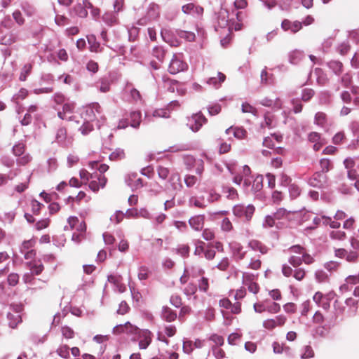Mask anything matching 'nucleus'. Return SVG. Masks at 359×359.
Masks as SVG:
<instances>
[{
    "instance_id": "nucleus-1",
    "label": "nucleus",
    "mask_w": 359,
    "mask_h": 359,
    "mask_svg": "<svg viewBox=\"0 0 359 359\" xmlns=\"http://www.w3.org/2000/svg\"><path fill=\"white\" fill-rule=\"evenodd\" d=\"M255 208L252 205L245 206L242 204H238L233 206V215L245 221H250L255 212Z\"/></svg>"
},
{
    "instance_id": "nucleus-2",
    "label": "nucleus",
    "mask_w": 359,
    "mask_h": 359,
    "mask_svg": "<svg viewBox=\"0 0 359 359\" xmlns=\"http://www.w3.org/2000/svg\"><path fill=\"white\" fill-rule=\"evenodd\" d=\"M188 69V65L182 60L180 54H174L168 67V72L176 74Z\"/></svg>"
},
{
    "instance_id": "nucleus-3",
    "label": "nucleus",
    "mask_w": 359,
    "mask_h": 359,
    "mask_svg": "<svg viewBox=\"0 0 359 359\" xmlns=\"http://www.w3.org/2000/svg\"><path fill=\"white\" fill-rule=\"evenodd\" d=\"M207 118L201 112H198L188 118L187 125L193 132H197L203 124L207 123Z\"/></svg>"
},
{
    "instance_id": "nucleus-4",
    "label": "nucleus",
    "mask_w": 359,
    "mask_h": 359,
    "mask_svg": "<svg viewBox=\"0 0 359 359\" xmlns=\"http://www.w3.org/2000/svg\"><path fill=\"white\" fill-rule=\"evenodd\" d=\"M75 109V104L72 102H66L62 106V110H58L57 116L60 118L67 121H74V116L72 115Z\"/></svg>"
},
{
    "instance_id": "nucleus-5",
    "label": "nucleus",
    "mask_w": 359,
    "mask_h": 359,
    "mask_svg": "<svg viewBox=\"0 0 359 359\" xmlns=\"http://www.w3.org/2000/svg\"><path fill=\"white\" fill-rule=\"evenodd\" d=\"M133 334L138 335L141 338L139 342L140 349H146L151 344L152 333L149 330H140L138 328Z\"/></svg>"
},
{
    "instance_id": "nucleus-6",
    "label": "nucleus",
    "mask_w": 359,
    "mask_h": 359,
    "mask_svg": "<svg viewBox=\"0 0 359 359\" xmlns=\"http://www.w3.org/2000/svg\"><path fill=\"white\" fill-rule=\"evenodd\" d=\"M182 11L187 15H190L196 18H199L203 13V8L194 3H189L182 6Z\"/></svg>"
},
{
    "instance_id": "nucleus-7",
    "label": "nucleus",
    "mask_w": 359,
    "mask_h": 359,
    "mask_svg": "<svg viewBox=\"0 0 359 359\" xmlns=\"http://www.w3.org/2000/svg\"><path fill=\"white\" fill-rule=\"evenodd\" d=\"M161 35L163 40L170 46L177 47L180 46V41L171 31L166 29H162Z\"/></svg>"
},
{
    "instance_id": "nucleus-8",
    "label": "nucleus",
    "mask_w": 359,
    "mask_h": 359,
    "mask_svg": "<svg viewBox=\"0 0 359 359\" xmlns=\"http://www.w3.org/2000/svg\"><path fill=\"white\" fill-rule=\"evenodd\" d=\"M281 28L284 31H290L294 34L302 28V23L297 20L292 22L287 19H285L282 21Z\"/></svg>"
},
{
    "instance_id": "nucleus-9",
    "label": "nucleus",
    "mask_w": 359,
    "mask_h": 359,
    "mask_svg": "<svg viewBox=\"0 0 359 359\" xmlns=\"http://www.w3.org/2000/svg\"><path fill=\"white\" fill-rule=\"evenodd\" d=\"M229 248L233 256L237 260H242L245 258L246 251L243 250V247L241 243L236 241L231 242L229 243Z\"/></svg>"
},
{
    "instance_id": "nucleus-10",
    "label": "nucleus",
    "mask_w": 359,
    "mask_h": 359,
    "mask_svg": "<svg viewBox=\"0 0 359 359\" xmlns=\"http://www.w3.org/2000/svg\"><path fill=\"white\" fill-rule=\"evenodd\" d=\"M151 22L156 20L160 17V7L155 3H150L147 8L144 15Z\"/></svg>"
},
{
    "instance_id": "nucleus-11",
    "label": "nucleus",
    "mask_w": 359,
    "mask_h": 359,
    "mask_svg": "<svg viewBox=\"0 0 359 359\" xmlns=\"http://www.w3.org/2000/svg\"><path fill=\"white\" fill-rule=\"evenodd\" d=\"M326 181V176L321 172H316L313 175L309 180L310 186L320 188L323 186Z\"/></svg>"
},
{
    "instance_id": "nucleus-12",
    "label": "nucleus",
    "mask_w": 359,
    "mask_h": 359,
    "mask_svg": "<svg viewBox=\"0 0 359 359\" xmlns=\"http://www.w3.org/2000/svg\"><path fill=\"white\" fill-rule=\"evenodd\" d=\"M138 330V327L133 325L129 322L126 323L124 325H117L113 328V333L114 334H119L123 332L133 334Z\"/></svg>"
},
{
    "instance_id": "nucleus-13",
    "label": "nucleus",
    "mask_w": 359,
    "mask_h": 359,
    "mask_svg": "<svg viewBox=\"0 0 359 359\" xmlns=\"http://www.w3.org/2000/svg\"><path fill=\"white\" fill-rule=\"evenodd\" d=\"M226 80L224 74L219 72L217 76L210 77L206 80V83L215 89H218L222 86V84Z\"/></svg>"
},
{
    "instance_id": "nucleus-14",
    "label": "nucleus",
    "mask_w": 359,
    "mask_h": 359,
    "mask_svg": "<svg viewBox=\"0 0 359 359\" xmlns=\"http://www.w3.org/2000/svg\"><path fill=\"white\" fill-rule=\"evenodd\" d=\"M25 264L34 276L40 275L44 269V266L40 260H33L27 262Z\"/></svg>"
},
{
    "instance_id": "nucleus-15",
    "label": "nucleus",
    "mask_w": 359,
    "mask_h": 359,
    "mask_svg": "<svg viewBox=\"0 0 359 359\" xmlns=\"http://www.w3.org/2000/svg\"><path fill=\"white\" fill-rule=\"evenodd\" d=\"M102 19L106 25L110 27L116 25L119 23L117 13L112 11L105 12L103 14Z\"/></svg>"
},
{
    "instance_id": "nucleus-16",
    "label": "nucleus",
    "mask_w": 359,
    "mask_h": 359,
    "mask_svg": "<svg viewBox=\"0 0 359 359\" xmlns=\"http://www.w3.org/2000/svg\"><path fill=\"white\" fill-rule=\"evenodd\" d=\"M204 221V215H196L189 219V224L195 231H201L203 227Z\"/></svg>"
},
{
    "instance_id": "nucleus-17",
    "label": "nucleus",
    "mask_w": 359,
    "mask_h": 359,
    "mask_svg": "<svg viewBox=\"0 0 359 359\" xmlns=\"http://www.w3.org/2000/svg\"><path fill=\"white\" fill-rule=\"evenodd\" d=\"M161 317L163 320L167 322H173L177 318V313L168 306H163L162 308Z\"/></svg>"
},
{
    "instance_id": "nucleus-18",
    "label": "nucleus",
    "mask_w": 359,
    "mask_h": 359,
    "mask_svg": "<svg viewBox=\"0 0 359 359\" xmlns=\"http://www.w3.org/2000/svg\"><path fill=\"white\" fill-rule=\"evenodd\" d=\"M217 24L220 28H226L229 26V13L226 9H221L217 13Z\"/></svg>"
},
{
    "instance_id": "nucleus-19",
    "label": "nucleus",
    "mask_w": 359,
    "mask_h": 359,
    "mask_svg": "<svg viewBox=\"0 0 359 359\" xmlns=\"http://www.w3.org/2000/svg\"><path fill=\"white\" fill-rule=\"evenodd\" d=\"M248 247L254 251H259L262 255L266 254L269 251L268 247L257 240L249 241Z\"/></svg>"
},
{
    "instance_id": "nucleus-20",
    "label": "nucleus",
    "mask_w": 359,
    "mask_h": 359,
    "mask_svg": "<svg viewBox=\"0 0 359 359\" xmlns=\"http://www.w3.org/2000/svg\"><path fill=\"white\" fill-rule=\"evenodd\" d=\"M137 176V173H131L126 180L128 185L133 189H139L143 187L142 180L141 178L136 179Z\"/></svg>"
},
{
    "instance_id": "nucleus-21",
    "label": "nucleus",
    "mask_w": 359,
    "mask_h": 359,
    "mask_svg": "<svg viewBox=\"0 0 359 359\" xmlns=\"http://www.w3.org/2000/svg\"><path fill=\"white\" fill-rule=\"evenodd\" d=\"M142 114L140 111H133L130 113V126L138 128L141 123Z\"/></svg>"
},
{
    "instance_id": "nucleus-22",
    "label": "nucleus",
    "mask_w": 359,
    "mask_h": 359,
    "mask_svg": "<svg viewBox=\"0 0 359 359\" xmlns=\"http://www.w3.org/2000/svg\"><path fill=\"white\" fill-rule=\"evenodd\" d=\"M259 104L264 107H273L278 109L282 108V102L278 97H277L275 101H273L271 99H269V97H264L259 101Z\"/></svg>"
},
{
    "instance_id": "nucleus-23",
    "label": "nucleus",
    "mask_w": 359,
    "mask_h": 359,
    "mask_svg": "<svg viewBox=\"0 0 359 359\" xmlns=\"http://www.w3.org/2000/svg\"><path fill=\"white\" fill-rule=\"evenodd\" d=\"M169 182L172 189L175 191H181L183 188L180 176L178 173H172L170 177Z\"/></svg>"
},
{
    "instance_id": "nucleus-24",
    "label": "nucleus",
    "mask_w": 359,
    "mask_h": 359,
    "mask_svg": "<svg viewBox=\"0 0 359 359\" xmlns=\"http://www.w3.org/2000/svg\"><path fill=\"white\" fill-rule=\"evenodd\" d=\"M67 130L65 128L61 127L58 128L56 136L55 141L62 147H67Z\"/></svg>"
},
{
    "instance_id": "nucleus-25",
    "label": "nucleus",
    "mask_w": 359,
    "mask_h": 359,
    "mask_svg": "<svg viewBox=\"0 0 359 359\" xmlns=\"http://www.w3.org/2000/svg\"><path fill=\"white\" fill-rule=\"evenodd\" d=\"M305 57L304 52L295 50L289 53V62L292 65H297Z\"/></svg>"
},
{
    "instance_id": "nucleus-26",
    "label": "nucleus",
    "mask_w": 359,
    "mask_h": 359,
    "mask_svg": "<svg viewBox=\"0 0 359 359\" xmlns=\"http://www.w3.org/2000/svg\"><path fill=\"white\" fill-rule=\"evenodd\" d=\"M111 81L108 78H101L97 83L96 87L101 93L109 91Z\"/></svg>"
},
{
    "instance_id": "nucleus-27",
    "label": "nucleus",
    "mask_w": 359,
    "mask_h": 359,
    "mask_svg": "<svg viewBox=\"0 0 359 359\" xmlns=\"http://www.w3.org/2000/svg\"><path fill=\"white\" fill-rule=\"evenodd\" d=\"M176 35L180 38L184 39L187 41L191 42L195 41L196 35L194 32L187 31L182 29H177L175 31Z\"/></svg>"
},
{
    "instance_id": "nucleus-28",
    "label": "nucleus",
    "mask_w": 359,
    "mask_h": 359,
    "mask_svg": "<svg viewBox=\"0 0 359 359\" xmlns=\"http://www.w3.org/2000/svg\"><path fill=\"white\" fill-rule=\"evenodd\" d=\"M20 8L25 15L28 17L34 16L36 13V9L32 4L27 1H23L20 4Z\"/></svg>"
},
{
    "instance_id": "nucleus-29",
    "label": "nucleus",
    "mask_w": 359,
    "mask_h": 359,
    "mask_svg": "<svg viewBox=\"0 0 359 359\" xmlns=\"http://www.w3.org/2000/svg\"><path fill=\"white\" fill-rule=\"evenodd\" d=\"M327 67L334 72V74L338 76L343 72V64L338 60H331L328 62Z\"/></svg>"
},
{
    "instance_id": "nucleus-30",
    "label": "nucleus",
    "mask_w": 359,
    "mask_h": 359,
    "mask_svg": "<svg viewBox=\"0 0 359 359\" xmlns=\"http://www.w3.org/2000/svg\"><path fill=\"white\" fill-rule=\"evenodd\" d=\"M7 318L8 320L9 327L11 328H15L17 327L18 324L21 322V316L18 312L8 313Z\"/></svg>"
},
{
    "instance_id": "nucleus-31",
    "label": "nucleus",
    "mask_w": 359,
    "mask_h": 359,
    "mask_svg": "<svg viewBox=\"0 0 359 359\" xmlns=\"http://www.w3.org/2000/svg\"><path fill=\"white\" fill-rule=\"evenodd\" d=\"M126 90L129 91L130 97L133 101L137 102L142 100V96L138 90L133 86L131 83L128 82L126 86Z\"/></svg>"
},
{
    "instance_id": "nucleus-32",
    "label": "nucleus",
    "mask_w": 359,
    "mask_h": 359,
    "mask_svg": "<svg viewBox=\"0 0 359 359\" xmlns=\"http://www.w3.org/2000/svg\"><path fill=\"white\" fill-rule=\"evenodd\" d=\"M165 53L166 50L161 46H156L152 50V55L161 62L163 61Z\"/></svg>"
},
{
    "instance_id": "nucleus-33",
    "label": "nucleus",
    "mask_w": 359,
    "mask_h": 359,
    "mask_svg": "<svg viewBox=\"0 0 359 359\" xmlns=\"http://www.w3.org/2000/svg\"><path fill=\"white\" fill-rule=\"evenodd\" d=\"M189 206H195L196 208H205L206 207V205L204 202V198L203 197H196V196H191L189 199Z\"/></svg>"
},
{
    "instance_id": "nucleus-34",
    "label": "nucleus",
    "mask_w": 359,
    "mask_h": 359,
    "mask_svg": "<svg viewBox=\"0 0 359 359\" xmlns=\"http://www.w3.org/2000/svg\"><path fill=\"white\" fill-rule=\"evenodd\" d=\"M288 191L290 197L292 200L296 199L298 196H299L302 191L300 187L294 183L290 184L288 187Z\"/></svg>"
},
{
    "instance_id": "nucleus-35",
    "label": "nucleus",
    "mask_w": 359,
    "mask_h": 359,
    "mask_svg": "<svg viewBox=\"0 0 359 359\" xmlns=\"http://www.w3.org/2000/svg\"><path fill=\"white\" fill-rule=\"evenodd\" d=\"M315 95V91L312 88H304L302 90L301 100L304 102H309Z\"/></svg>"
},
{
    "instance_id": "nucleus-36",
    "label": "nucleus",
    "mask_w": 359,
    "mask_h": 359,
    "mask_svg": "<svg viewBox=\"0 0 359 359\" xmlns=\"http://www.w3.org/2000/svg\"><path fill=\"white\" fill-rule=\"evenodd\" d=\"M222 192L226 194V198L230 200H235L238 194L236 189L229 187H223Z\"/></svg>"
},
{
    "instance_id": "nucleus-37",
    "label": "nucleus",
    "mask_w": 359,
    "mask_h": 359,
    "mask_svg": "<svg viewBox=\"0 0 359 359\" xmlns=\"http://www.w3.org/2000/svg\"><path fill=\"white\" fill-rule=\"evenodd\" d=\"M263 176L261 175H258L256 176V177L254 179L252 186V190L254 192H258L259 191L262 187H263Z\"/></svg>"
},
{
    "instance_id": "nucleus-38",
    "label": "nucleus",
    "mask_w": 359,
    "mask_h": 359,
    "mask_svg": "<svg viewBox=\"0 0 359 359\" xmlns=\"http://www.w3.org/2000/svg\"><path fill=\"white\" fill-rule=\"evenodd\" d=\"M88 42L90 45V50L91 52H100L102 49L100 48V44L99 42L96 41L95 37L94 36H91L88 38Z\"/></svg>"
},
{
    "instance_id": "nucleus-39",
    "label": "nucleus",
    "mask_w": 359,
    "mask_h": 359,
    "mask_svg": "<svg viewBox=\"0 0 359 359\" xmlns=\"http://www.w3.org/2000/svg\"><path fill=\"white\" fill-rule=\"evenodd\" d=\"M320 166L321 169L320 172L325 174L332 168V163L328 158H322L320 161Z\"/></svg>"
},
{
    "instance_id": "nucleus-40",
    "label": "nucleus",
    "mask_w": 359,
    "mask_h": 359,
    "mask_svg": "<svg viewBox=\"0 0 359 359\" xmlns=\"http://www.w3.org/2000/svg\"><path fill=\"white\" fill-rule=\"evenodd\" d=\"M128 40L130 41H135L139 36L140 29L135 26H132L128 29Z\"/></svg>"
},
{
    "instance_id": "nucleus-41",
    "label": "nucleus",
    "mask_w": 359,
    "mask_h": 359,
    "mask_svg": "<svg viewBox=\"0 0 359 359\" xmlns=\"http://www.w3.org/2000/svg\"><path fill=\"white\" fill-rule=\"evenodd\" d=\"M12 151L14 156L20 157L25 154V145L23 143H18L13 147Z\"/></svg>"
},
{
    "instance_id": "nucleus-42",
    "label": "nucleus",
    "mask_w": 359,
    "mask_h": 359,
    "mask_svg": "<svg viewBox=\"0 0 359 359\" xmlns=\"http://www.w3.org/2000/svg\"><path fill=\"white\" fill-rule=\"evenodd\" d=\"M93 121L84 120L83 123L79 128V130L83 135H88L93 130V126L91 123Z\"/></svg>"
},
{
    "instance_id": "nucleus-43",
    "label": "nucleus",
    "mask_w": 359,
    "mask_h": 359,
    "mask_svg": "<svg viewBox=\"0 0 359 359\" xmlns=\"http://www.w3.org/2000/svg\"><path fill=\"white\" fill-rule=\"evenodd\" d=\"M32 69V65L31 64H25L21 70L19 79L22 81H25L27 77L30 74Z\"/></svg>"
},
{
    "instance_id": "nucleus-44",
    "label": "nucleus",
    "mask_w": 359,
    "mask_h": 359,
    "mask_svg": "<svg viewBox=\"0 0 359 359\" xmlns=\"http://www.w3.org/2000/svg\"><path fill=\"white\" fill-rule=\"evenodd\" d=\"M125 158V152L124 150L120 148L115 149L109 155V159L111 161H118Z\"/></svg>"
},
{
    "instance_id": "nucleus-45",
    "label": "nucleus",
    "mask_w": 359,
    "mask_h": 359,
    "mask_svg": "<svg viewBox=\"0 0 359 359\" xmlns=\"http://www.w3.org/2000/svg\"><path fill=\"white\" fill-rule=\"evenodd\" d=\"M241 111L243 113H251L255 116H257L258 113L257 109L248 102H243L242 104Z\"/></svg>"
},
{
    "instance_id": "nucleus-46",
    "label": "nucleus",
    "mask_w": 359,
    "mask_h": 359,
    "mask_svg": "<svg viewBox=\"0 0 359 359\" xmlns=\"http://www.w3.org/2000/svg\"><path fill=\"white\" fill-rule=\"evenodd\" d=\"M0 163L4 166L10 168L14 165L15 161L12 157H11L9 156L4 155L0 158Z\"/></svg>"
},
{
    "instance_id": "nucleus-47",
    "label": "nucleus",
    "mask_w": 359,
    "mask_h": 359,
    "mask_svg": "<svg viewBox=\"0 0 359 359\" xmlns=\"http://www.w3.org/2000/svg\"><path fill=\"white\" fill-rule=\"evenodd\" d=\"M32 160V157L29 154H24L16 159V163L18 165H25Z\"/></svg>"
},
{
    "instance_id": "nucleus-48",
    "label": "nucleus",
    "mask_w": 359,
    "mask_h": 359,
    "mask_svg": "<svg viewBox=\"0 0 359 359\" xmlns=\"http://www.w3.org/2000/svg\"><path fill=\"white\" fill-rule=\"evenodd\" d=\"M27 95H28L27 90H26L25 88H21L18 93L15 94L12 97V101L13 102L18 103L19 100L25 99Z\"/></svg>"
},
{
    "instance_id": "nucleus-49",
    "label": "nucleus",
    "mask_w": 359,
    "mask_h": 359,
    "mask_svg": "<svg viewBox=\"0 0 359 359\" xmlns=\"http://www.w3.org/2000/svg\"><path fill=\"white\" fill-rule=\"evenodd\" d=\"M350 48H351V46H350L349 42L348 41H343L341 43H340L338 46L337 51L341 55H345L349 51Z\"/></svg>"
},
{
    "instance_id": "nucleus-50",
    "label": "nucleus",
    "mask_w": 359,
    "mask_h": 359,
    "mask_svg": "<svg viewBox=\"0 0 359 359\" xmlns=\"http://www.w3.org/2000/svg\"><path fill=\"white\" fill-rule=\"evenodd\" d=\"M84 120L94 121L97 118L96 114L93 111V108L87 107L85 112L82 114Z\"/></svg>"
},
{
    "instance_id": "nucleus-51",
    "label": "nucleus",
    "mask_w": 359,
    "mask_h": 359,
    "mask_svg": "<svg viewBox=\"0 0 359 359\" xmlns=\"http://www.w3.org/2000/svg\"><path fill=\"white\" fill-rule=\"evenodd\" d=\"M86 7H87L88 9L90 10V13L93 18L96 19L100 17V8L94 7L93 5L89 1H86Z\"/></svg>"
},
{
    "instance_id": "nucleus-52",
    "label": "nucleus",
    "mask_w": 359,
    "mask_h": 359,
    "mask_svg": "<svg viewBox=\"0 0 359 359\" xmlns=\"http://www.w3.org/2000/svg\"><path fill=\"white\" fill-rule=\"evenodd\" d=\"M137 276L140 280H147L149 277V269L145 266L139 267Z\"/></svg>"
},
{
    "instance_id": "nucleus-53",
    "label": "nucleus",
    "mask_w": 359,
    "mask_h": 359,
    "mask_svg": "<svg viewBox=\"0 0 359 359\" xmlns=\"http://www.w3.org/2000/svg\"><path fill=\"white\" fill-rule=\"evenodd\" d=\"M314 122L318 126H324L326 122V114L323 112H317L315 115Z\"/></svg>"
},
{
    "instance_id": "nucleus-54",
    "label": "nucleus",
    "mask_w": 359,
    "mask_h": 359,
    "mask_svg": "<svg viewBox=\"0 0 359 359\" xmlns=\"http://www.w3.org/2000/svg\"><path fill=\"white\" fill-rule=\"evenodd\" d=\"M330 236L333 240L343 241L345 239L346 235L342 231H332L330 233Z\"/></svg>"
},
{
    "instance_id": "nucleus-55",
    "label": "nucleus",
    "mask_w": 359,
    "mask_h": 359,
    "mask_svg": "<svg viewBox=\"0 0 359 359\" xmlns=\"http://www.w3.org/2000/svg\"><path fill=\"white\" fill-rule=\"evenodd\" d=\"M358 257L359 251L351 250L348 252V255H346V260L351 263H355L358 261Z\"/></svg>"
},
{
    "instance_id": "nucleus-56",
    "label": "nucleus",
    "mask_w": 359,
    "mask_h": 359,
    "mask_svg": "<svg viewBox=\"0 0 359 359\" xmlns=\"http://www.w3.org/2000/svg\"><path fill=\"white\" fill-rule=\"evenodd\" d=\"M157 172L158 177L162 180H166L169 175L170 170L168 168H165L162 165H158L157 167Z\"/></svg>"
},
{
    "instance_id": "nucleus-57",
    "label": "nucleus",
    "mask_w": 359,
    "mask_h": 359,
    "mask_svg": "<svg viewBox=\"0 0 359 359\" xmlns=\"http://www.w3.org/2000/svg\"><path fill=\"white\" fill-rule=\"evenodd\" d=\"M315 277L318 282L324 283L327 281L328 275L323 270H318L315 273Z\"/></svg>"
},
{
    "instance_id": "nucleus-58",
    "label": "nucleus",
    "mask_w": 359,
    "mask_h": 359,
    "mask_svg": "<svg viewBox=\"0 0 359 359\" xmlns=\"http://www.w3.org/2000/svg\"><path fill=\"white\" fill-rule=\"evenodd\" d=\"M197 291L196 285L193 283H189L184 288V292L187 296H191Z\"/></svg>"
},
{
    "instance_id": "nucleus-59",
    "label": "nucleus",
    "mask_w": 359,
    "mask_h": 359,
    "mask_svg": "<svg viewBox=\"0 0 359 359\" xmlns=\"http://www.w3.org/2000/svg\"><path fill=\"white\" fill-rule=\"evenodd\" d=\"M197 177L194 175H187L184 177V183L189 188L193 187L197 182Z\"/></svg>"
},
{
    "instance_id": "nucleus-60",
    "label": "nucleus",
    "mask_w": 359,
    "mask_h": 359,
    "mask_svg": "<svg viewBox=\"0 0 359 359\" xmlns=\"http://www.w3.org/2000/svg\"><path fill=\"white\" fill-rule=\"evenodd\" d=\"M8 283L10 286H15L19 282V275L16 273H11L7 278Z\"/></svg>"
},
{
    "instance_id": "nucleus-61",
    "label": "nucleus",
    "mask_w": 359,
    "mask_h": 359,
    "mask_svg": "<svg viewBox=\"0 0 359 359\" xmlns=\"http://www.w3.org/2000/svg\"><path fill=\"white\" fill-rule=\"evenodd\" d=\"M198 288L201 291L206 292L209 288L208 279L205 277H202L198 280Z\"/></svg>"
},
{
    "instance_id": "nucleus-62",
    "label": "nucleus",
    "mask_w": 359,
    "mask_h": 359,
    "mask_svg": "<svg viewBox=\"0 0 359 359\" xmlns=\"http://www.w3.org/2000/svg\"><path fill=\"white\" fill-rule=\"evenodd\" d=\"M304 352L301 354L302 359H307L313 357L314 353L312 348L310 346H305L303 348Z\"/></svg>"
},
{
    "instance_id": "nucleus-63",
    "label": "nucleus",
    "mask_w": 359,
    "mask_h": 359,
    "mask_svg": "<svg viewBox=\"0 0 359 359\" xmlns=\"http://www.w3.org/2000/svg\"><path fill=\"white\" fill-rule=\"evenodd\" d=\"M221 105L218 103H215L208 107V113L211 116L218 114L221 111Z\"/></svg>"
},
{
    "instance_id": "nucleus-64",
    "label": "nucleus",
    "mask_w": 359,
    "mask_h": 359,
    "mask_svg": "<svg viewBox=\"0 0 359 359\" xmlns=\"http://www.w3.org/2000/svg\"><path fill=\"white\" fill-rule=\"evenodd\" d=\"M69 348L67 345H63L57 348V353L60 357L68 358L69 356Z\"/></svg>"
}]
</instances>
